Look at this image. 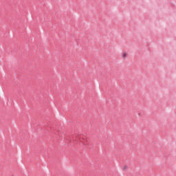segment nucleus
<instances>
[{
  "label": "nucleus",
  "instance_id": "nucleus-1",
  "mask_svg": "<svg viewBox=\"0 0 176 176\" xmlns=\"http://www.w3.org/2000/svg\"><path fill=\"white\" fill-rule=\"evenodd\" d=\"M126 53H124L123 54H122V57H124V58H125V57H126Z\"/></svg>",
  "mask_w": 176,
  "mask_h": 176
},
{
  "label": "nucleus",
  "instance_id": "nucleus-2",
  "mask_svg": "<svg viewBox=\"0 0 176 176\" xmlns=\"http://www.w3.org/2000/svg\"><path fill=\"white\" fill-rule=\"evenodd\" d=\"M126 168H127V166H124L123 167V170H126Z\"/></svg>",
  "mask_w": 176,
  "mask_h": 176
}]
</instances>
